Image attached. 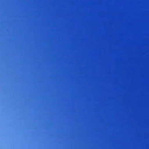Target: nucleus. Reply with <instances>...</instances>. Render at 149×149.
<instances>
[{
  "label": "nucleus",
  "mask_w": 149,
  "mask_h": 149,
  "mask_svg": "<svg viewBox=\"0 0 149 149\" xmlns=\"http://www.w3.org/2000/svg\"><path fill=\"white\" fill-rule=\"evenodd\" d=\"M47 130H48L47 129ZM48 130L58 131H122V129H49Z\"/></svg>",
  "instance_id": "1"
}]
</instances>
